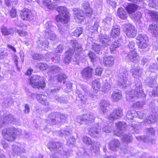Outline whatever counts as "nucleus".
<instances>
[{"label": "nucleus", "mask_w": 158, "mask_h": 158, "mask_svg": "<svg viewBox=\"0 0 158 158\" xmlns=\"http://www.w3.org/2000/svg\"><path fill=\"white\" fill-rule=\"evenodd\" d=\"M123 115L121 108L118 107L114 109L113 111L108 116V119L112 121L121 117Z\"/></svg>", "instance_id": "f3484780"}, {"label": "nucleus", "mask_w": 158, "mask_h": 158, "mask_svg": "<svg viewBox=\"0 0 158 158\" xmlns=\"http://www.w3.org/2000/svg\"><path fill=\"white\" fill-rule=\"evenodd\" d=\"M13 149V152L18 156H20L22 153H24L25 152L23 148L17 145L15 146Z\"/></svg>", "instance_id": "c9c22d12"}, {"label": "nucleus", "mask_w": 158, "mask_h": 158, "mask_svg": "<svg viewBox=\"0 0 158 158\" xmlns=\"http://www.w3.org/2000/svg\"><path fill=\"white\" fill-rule=\"evenodd\" d=\"M149 29L150 30V32L152 34H154V36L156 37V35H157L158 30V27L157 25L152 24L150 26Z\"/></svg>", "instance_id": "a19ab883"}, {"label": "nucleus", "mask_w": 158, "mask_h": 158, "mask_svg": "<svg viewBox=\"0 0 158 158\" xmlns=\"http://www.w3.org/2000/svg\"><path fill=\"white\" fill-rule=\"evenodd\" d=\"M158 70V64L151 63L149 68V70L150 71H154L155 70Z\"/></svg>", "instance_id": "4d7b16f0"}, {"label": "nucleus", "mask_w": 158, "mask_h": 158, "mask_svg": "<svg viewBox=\"0 0 158 158\" xmlns=\"http://www.w3.org/2000/svg\"><path fill=\"white\" fill-rule=\"evenodd\" d=\"M92 49L95 53L98 54L101 53V48L100 45L97 44H94L92 45Z\"/></svg>", "instance_id": "79ce46f5"}, {"label": "nucleus", "mask_w": 158, "mask_h": 158, "mask_svg": "<svg viewBox=\"0 0 158 158\" xmlns=\"http://www.w3.org/2000/svg\"><path fill=\"white\" fill-rule=\"evenodd\" d=\"M128 76V74L126 70L123 69L120 70L118 75V84L120 85L123 86V87H126L127 84Z\"/></svg>", "instance_id": "9d476101"}, {"label": "nucleus", "mask_w": 158, "mask_h": 158, "mask_svg": "<svg viewBox=\"0 0 158 158\" xmlns=\"http://www.w3.org/2000/svg\"><path fill=\"white\" fill-rule=\"evenodd\" d=\"M74 18L78 23H81L85 17V13L83 11L77 8H74L73 9Z\"/></svg>", "instance_id": "dca6fc26"}, {"label": "nucleus", "mask_w": 158, "mask_h": 158, "mask_svg": "<svg viewBox=\"0 0 158 158\" xmlns=\"http://www.w3.org/2000/svg\"><path fill=\"white\" fill-rule=\"evenodd\" d=\"M145 131L149 134L154 135L155 133V130L153 128H146L144 129Z\"/></svg>", "instance_id": "338daca9"}, {"label": "nucleus", "mask_w": 158, "mask_h": 158, "mask_svg": "<svg viewBox=\"0 0 158 158\" xmlns=\"http://www.w3.org/2000/svg\"><path fill=\"white\" fill-rule=\"evenodd\" d=\"M111 89V85L108 83H105L102 86V91L104 93L107 92Z\"/></svg>", "instance_id": "603ef678"}, {"label": "nucleus", "mask_w": 158, "mask_h": 158, "mask_svg": "<svg viewBox=\"0 0 158 158\" xmlns=\"http://www.w3.org/2000/svg\"><path fill=\"white\" fill-rule=\"evenodd\" d=\"M56 10L59 13V14L56 16V21L62 23H67L69 20V18L66 8L63 6H58L56 8Z\"/></svg>", "instance_id": "20e7f679"}, {"label": "nucleus", "mask_w": 158, "mask_h": 158, "mask_svg": "<svg viewBox=\"0 0 158 158\" xmlns=\"http://www.w3.org/2000/svg\"><path fill=\"white\" fill-rule=\"evenodd\" d=\"M67 78L66 76L64 73H60L56 76V79L59 82L61 83L63 81V83H65L64 80Z\"/></svg>", "instance_id": "c03bdc74"}, {"label": "nucleus", "mask_w": 158, "mask_h": 158, "mask_svg": "<svg viewBox=\"0 0 158 158\" xmlns=\"http://www.w3.org/2000/svg\"><path fill=\"white\" fill-rule=\"evenodd\" d=\"M99 104L101 110L102 111L103 114H104L107 110V107L110 105L109 102L105 99L102 100L101 101Z\"/></svg>", "instance_id": "2f4dec72"}, {"label": "nucleus", "mask_w": 158, "mask_h": 158, "mask_svg": "<svg viewBox=\"0 0 158 158\" xmlns=\"http://www.w3.org/2000/svg\"><path fill=\"white\" fill-rule=\"evenodd\" d=\"M157 117L155 115L149 116L148 117L145 119L144 123L145 124H149L154 123L156 121Z\"/></svg>", "instance_id": "58836bf2"}, {"label": "nucleus", "mask_w": 158, "mask_h": 158, "mask_svg": "<svg viewBox=\"0 0 158 158\" xmlns=\"http://www.w3.org/2000/svg\"><path fill=\"white\" fill-rule=\"evenodd\" d=\"M137 6L136 4H130L126 7V9L129 14H132L137 10Z\"/></svg>", "instance_id": "72a5a7b5"}, {"label": "nucleus", "mask_w": 158, "mask_h": 158, "mask_svg": "<svg viewBox=\"0 0 158 158\" xmlns=\"http://www.w3.org/2000/svg\"><path fill=\"white\" fill-rule=\"evenodd\" d=\"M130 71L132 76L136 78L141 77L143 73V68L138 64L132 66Z\"/></svg>", "instance_id": "ddd939ff"}, {"label": "nucleus", "mask_w": 158, "mask_h": 158, "mask_svg": "<svg viewBox=\"0 0 158 158\" xmlns=\"http://www.w3.org/2000/svg\"><path fill=\"white\" fill-rule=\"evenodd\" d=\"M93 71V69L90 67L85 68L81 73L82 77L85 79L90 78L92 76Z\"/></svg>", "instance_id": "4be33fe9"}, {"label": "nucleus", "mask_w": 158, "mask_h": 158, "mask_svg": "<svg viewBox=\"0 0 158 158\" xmlns=\"http://www.w3.org/2000/svg\"><path fill=\"white\" fill-rule=\"evenodd\" d=\"M142 86L141 83L139 81H135V85L133 86L132 90L126 96L127 99L134 101L135 99H145L146 95L142 90Z\"/></svg>", "instance_id": "f03ea898"}, {"label": "nucleus", "mask_w": 158, "mask_h": 158, "mask_svg": "<svg viewBox=\"0 0 158 158\" xmlns=\"http://www.w3.org/2000/svg\"><path fill=\"white\" fill-rule=\"evenodd\" d=\"M54 99L60 103H66L68 102V99L65 96L59 97L57 96H56L54 97Z\"/></svg>", "instance_id": "a18cd8bd"}, {"label": "nucleus", "mask_w": 158, "mask_h": 158, "mask_svg": "<svg viewBox=\"0 0 158 158\" xmlns=\"http://www.w3.org/2000/svg\"><path fill=\"white\" fill-rule=\"evenodd\" d=\"M136 139L138 140H142L145 142H150L152 143H155V141L154 139H150L149 137L145 136H138L136 137Z\"/></svg>", "instance_id": "e433bc0d"}, {"label": "nucleus", "mask_w": 158, "mask_h": 158, "mask_svg": "<svg viewBox=\"0 0 158 158\" xmlns=\"http://www.w3.org/2000/svg\"><path fill=\"white\" fill-rule=\"evenodd\" d=\"M29 84L34 88L42 89L45 87L46 83L43 77L35 75L30 78Z\"/></svg>", "instance_id": "39448f33"}, {"label": "nucleus", "mask_w": 158, "mask_h": 158, "mask_svg": "<svg viewBox=\"0 0 158 158\" xmlns=\"http://www.w3.org/2000/svg\"><path fill=\"white\" fill-rule=\"evenodd\" d=\"M50 70L53 73H58L61 71L60 68L57 66H51L50 68Z\"/></svg>", "instance_id": "6e6d98bb"}, {"label": "nucleus", "mask_w": 158, "mask_h": 158, "mask_svg": "<svg viewBox=\"0 0 158 158\" xmlns=\"http://www.w3.org/2000/svg\"><path fill=\"white\" fill-rule=\"evenodd\" d=\"M117 15L118 16L122 19H125L127 17V14L126 11L122 7L118 9Z\"/></svg>", "instance_id": "473e14b6"}, {"label": "nucleus", "mask_w": 158, "mask_h": 158, "mask_svg": "<svg viewBox=\"0 0 158 158\" xmlns=\"http://www.w3.org/2000/svg\"><path fill=\"white\" fill-rule=\"evenodd\" d=\"M122 97L121 91L118 89H116L114 90L111 94V98L114 102L118 101Z\"/></svg>", "instance_id": "cd10ccee"}, {"label": "nucleus", "mask_w": 158, "mask_h": 158, "mask_svg": "<svg viewBox=\"0 0 158 158\" xmlns=\"http://www.w3.org/2000/svg\"><path fill=\"white\" fill-rule=\"evenodd\" d=\"M48 1V2L47 1V4H45L46 5L48 8L49 9H56V8L57 6L56 5V4L55 3H52L51 2H49Z\"/></svg>", "instance_id": "bf43d9fd"}, {"label": "nucleus", "mask_w": 158, "mask_h": 158, "mask_svg": "<svg viewBox=\"0 0 158 158\" xmlns=\"http://www.w3.org/2000/svg\"><path fill=\"white\" fill-rule=\"evenodd\" d=\"M82 7L85 11V15L87 17H90L92 14L93 10L90 8L89 2L86 1H84L81 4Z\"/></svg>", "instance_id": "bb28decb"}, {"label": "nucleus", "mask_w": 158, "mask_h": 158, "mask_svg": "<svg viewBox=\"0 0 158 158\" xmlns=\"http://www.w3.org/2000/svg\"><path fill=\"white\" fill-rule=\"evenodd\" d=\"M82 28L80 27L77 28L73 32V35L77 37L79 36L82 32Z\"/></svg>", "instance_id": "13d9d810"}, {"label": "nucleus", "mask_w": 158, "mask_h": 158, "mask_svg": "<svg viewBox=\"0 0 158 158\" xmlns=\"http://www.w3.org/2000/svg\"><path fill=\"white\" fill-rule=\"evenodd\" d=\"M10 17L12 18L16 17L17 15L16 9H15L12 8L10 12Z\"/></svg>", "instance_id": "774afa93"}, {"label": "nucleus", "mask_w": 158, "mask_h": 158, "mask_svg": "<svg viewBox=\"0 0 158 158\" xmlns=\"http://www.w3.org/2000/svg\"><path fill=\"white\" fill-rule=\"evenodd\" d=\"M88 56L89 59H90L91 61L94 62L96 58L95 54L91 51H89L88 54Z\"/></svg>", "instance_id": "052dcab7"}, {"label": "nucleus", "mask_w": 158, "mask_h": 158, "mask_svg": "<svg viewBox=\"0 0 158 158\" xmlns=\"http://www.w3.org/2000/svg\"><path fill=\"white\" fill-rule=\"evenodd\" d=\"M92 86L93 88L95 90H98L101 87V84L99 80L95 79L92 82Z\"/></svg>", "instance_id": "37998d69"}, {"label": "nucleus", "mask_w": 158, "mask_h": 158, "mask_svg": "<svg viewBox=\"0 0 158 158\" xmlns=\"http://www.w3.org/2000/svg\"><path fill=\"white\" fill-rule=\"evenodd\" d=\"M95 116L92 113H89L82 116L77 117V121L81 124L89 125L94 122Z\"/></svg>", "instance_id": "0eeeda50"}, {"label": "nucleus", "mask_w": 158, "mask_h": 158, "mask_svg": "<svg viewBox=\"0 0 158 158\" xmlns=\"http://www.w3.org/2000/svg\"><path fill=\"white\" fill-rule=\"evenodd\" d=\"M125 33L127 36L129 38H134L136 35L137 31L135 27L130 23L126 24Z\"/></svg>", "instance_id": "2eb2a0df"}, {"label": "nucleus", "mask_w": 158, "mask_h": 158, "mask_svg": "<svg viewBox=\"0 0 158 158\" xmlns=\"http://www.w3.org/2000/svg\"><path fill=\"white\" fill-rule=\"evenodd\" d=\"M152 20L158 23V13L153 11L151 13Z\"/></svg>", "instance_id": "680f3d73"}, {"label": "nucleus", "mask_w": 158, "mask_h": 158, "mask_svg": "<svg viewBox=\"0 0 158 158\" xmlns=\"http://www.w3.org/2000/svg\"><path fill=\"white\" fill-rule=\"evenodd\" d=\"M74 51L73 50L70 48L66 51L65 53V57L64 61L66 64H69L72 60V57L73 55Z\"/></svg>", "instance_id": "5701e85b"}, {"label": "nucleus", "mask_w": 158, "mask_h": 158, "mask_svg": "<svg viewBox=\"0 0 158 158\" xmlns=\"http://www.w3.org/2000/svg\"><path fill=\"white\" fill-rule=\"evenodd\" d=\"M114 58L112 56H108L104 58L103 64L104 65L107 67H110L114 63Z\"/></svg>", "instance_id": "c756f323"}, {"label": "nucleus", "mask_w": 158, "mask_h": 158, "mask_svg": "<svg viewBox=\"0 0 158 158\" xmlns=\"http://www.w3.org/2000/svg\"><path fill=\"white\" fill-rule=\"evenodd\" d=\"M21 19L24 20L29 21L33 19V16L30 10L23 9L20 12Z\"/></svg>", "instance_id": "a211bd4d"}, {"label": "nucleus", "mask_w": 158, "mask_h": 158, "mask_svg": "<svg viewBox=\"0 0 158 158\" xmlns=\"http://www.w3.org/2000/svg\"><path fill=\"white\" fill-rule=\"evenodd\" d=\"M21 133V130L16 129L14 127L3 129L2 134L5 139L9 141H12L15 139V134L20 135Z\"/></svg>", "instance_id": "423d86ee"}, {"label": "nucleus", "mask_w": 158, "mask_h": 158, "mask_svg": "<svg viewBox=\"0 0 158 158\" xmlns=\"http://www.w3.org/2000/svg\"><path fill=\"white\" fill-rule=\"evenodd\" d=\"M123 38H125V37H120L119 38V40H116L113 42L110 45V51L112 54H114L116 52V49L118 47L121 46L122 43H124V42L123 40Z\"/></svg>", "instance_id": "6ab92c4d"}, {"label": "nucleus", "mask_w": 158, "mask_h": 158, "mask_svg": "<svg viewBox=\"0 0 158 158\" xmlns=\"http://www.w3.org/2000/svg\"><path fill=\"white\" fill-rule=\"evenodd\" d=\"M145 101L142 102H137L135 103L134 104V107L135 108L142 107L143 105L145 104Z\"/></svg>", "instance_id": "0e129e2a"}, {"label": "nucleus", "mask_w": 158, "mask_h": 158, "mask_svg": "<svg viewBox=\"0 0 158 158\" xmlns=\"http://www.w3.org/2000/svg\"><path fill=\"white\" fill-rule=\"evenodd\" d=\"M40 40H39L40 45L41 46V47H44V48H48V46L49 43L48 42V40L45 38V37L43 38L42 39H40Z\"/></svg>", "instance_id": "3c124183"}, {"label": "nucleus", "mask_w": 158, "mask_h": 158, "mask_svg": "<svg viewBox=\"0 0 158 158\" xmlns=\"http://www.w3.org/2000/svg\"><path fill=\"white\" fill-rule=\"evenodd\" d=\"M128 58L130 60L131 62L136 63L138 62V56L137 55H135L133 56H128Z\"/></svg>", "instance_id": "e2e57ef3"}, {"label": "nucleus", "mask_w": 158, "mask_h": 158, "mask_svg": "<svg viewBox=\"0 0 158 158\" xmlns=\"http://www.w3.org/2000/svg\"><path fill=\"white\" fill-rule=\"evenodd\" d=\"M44 37L46 39H48L51 40H54L57 38L55 33L51 30L50 28L46 29L44 32Z\"/></svg>", "instance_id": "a878e982"}, {"label": "nucleus", "mask_w": 158, "mask_h": 158, "mask_svg": "<svg viewBox=\"0 0 158 158\" xmlns=\"http://www.w3.org/2000/svg\"><path fill=\"white\" fill-rule=\"evenodd\" d=\"M70 44L75 51L80 52L82 50V45L75 40H71Z\"/></svg>", "instance_id": "c85d7f7f"}, {"label": "nucleus", "mask_w": 158, "mask_h": 158, "mask_svg": "<svg viewBox=\"0 0 158 158\" xmlns=\"http://www.w3.org/2000/svg\"><path fill=\"white\" fill-rule=\"evenodd\" d=\"M135 111L134 110H130L127 111L126 116L129 120H133V118L135 117Z\"/></svg>", "instance_id": "49530a36"}, {"label": "nucleus", "mask_w": 158, "mask_h": 158, "mask_svg": "<svg viewBox=\"0 0 158 158\" xmlns=\"http://www.w3.org/2000/svg\"><path fill=\"white\" fill-rule=\"evenodd\" d=\"M120 143L118 140L114 139L109 143V148L113 151H116L118 149Z\"/></svg>", "instance_id": "b1692460"}, {"label": "nucleus", "mask_w": 158, "mask_h": 158, "mask_svg": "<svg viewBox=\"0 0 158 158\" xmlns=\"http://www.w3.org/2000/svg\"><path fill=\"white\" fill-rule=\"evenodd\" d=\"M115 126L117 130L114 131V134L118 136H120L123 134V131L126 130L127 125L124 121H119L116 123Z\"/></svg>", "instance_id": "4468645a"}, {"label": "nucleus", "mask_w": 158, "mask_h": 158, "mask_svg": "<svg viewBox=\"0 0 158 158\" xmlns=\"http://www.w3.org/2000/svg\"><path fill=\"white\" fill-rule=\"evenodd\" d=\"M67 117L65 114L60 112H54L48 115L46 122L51 125H58L64 122Z\"/></svg>", "instance_id": "7ed1b4c3"}, {"label": "nucleus", "mask_w": 158, "mask_h": 158, "mask_svg": "<svg viewBox=\"0 0 158 158\" xmlns=\"http://www.w3.org/2000/svg\"><path fill=\"white\" fill-rule=\"evenodd\" d=\"M146 112L145 111H142L136 112L135 111V117H138L140 119L143 118L146 116Z\"/></svg>", "instance_id": "5fc2aeb1"}, {"label": "nucleus", "mask_w": 158, "mask_h": 158, "mask_svg": "<svg viewBox=\"0 0 158 158\" xmlns=\"http://www.w3.org/2000/svg\"><path fill=\"white\" fill-rule=\"evenodd\" d=\"M142 17L141 13L139 11L137 12L134 15V18L135 20H139Z\"/></svg>", "instance_id": "69168bd1"}, {"label": "nucleus", "mask_w": 158, "mask_h": 158, "mask_svg": "<svg viewBox=\"0 0 158 158\" xmlns=\"http://www.w3.org/2000/svg\"><path fill=\"white\" fill-rule=\"evenodd\" d=\"M157 76V75L152 76L148 77L145 81L146 85L150 87L155 86L157 83L156 81Z\"/></svg>", "instance_id": "393cba45"}, {"label": "nucleus", "mask_w": 158, "mask_h": 158, "mask_svg": "<svg viewBox=\"0 0 158 158\" xmlns=\"http://www.w3.org/2000/svg\"><path fill=\"white\" fill-rule=\"evenodd\" d=\"M48 148L55 153L50 156L51 158H67L70 155L69 152L64 151L62 147V144L59 142L51 141L48 144Z\"/></svg>", "instance_id": "f257e3e1"}, {"label": "nucleus", "mask_w": 158, "mask_h": 158, "mask_svg": "<svg viewBox=\"0 0 158 158\" xmlns=\"http://www.w3.org/2000/svg\"><path fill=\"white\" fill-rule=\"evenodd\" d=\"M149 5L150 7L158 9V0H151Z\"/></svg>", "instance_id": "864d4df0"}, {"label": "nucleus", "mask_w": 158, "mask_h": 158, "mask_svg": "<svg viewBox=\"0 0 158 158\" xmlns=\"http://www.w3.org/2000/svg\"><path fill=\"white\" fill-rule=\"evenodd\" d=\"M12 103V98L10 97H5L3 99L2 106L5 108L7 107Z\"/></svg>", "instance_id": "4c0bfd02"}, {"label": "nucleus", "mask_w": 158, "mask_h": 158, "mask_svg": "<svg viewBox=\"0 0 158 158\" xmlns=\"http://www.w3.org/2000/svg\"><path fill=\"white\" fill-rule=\"evenodd\" d=\"M36 66L37 68L42 71L46 70L48 67V65L47 64L41 62L37 63Z\"/></svg>", "instance_id": "8fccbe9b"}, {"label": "nucleus", "mask_w": 158, "mask_h": 158, "mask_svg": "<svg viewBox=\"0 0 158 158\" xmlns=\"http://www.w3.org/2000/svg\"><path fill=\"white\" fill-rule=\"evenodd\" d=\"M136 40L138 41L137 44L139 48L145 49L148 46V39L146 35L139 34L136 37Z\"/></svg>", "instance_id": "9b49d317"}, {"label": "nucleus", "mask_w": 158, "mask_h": 158, "mask_svg": "<svg viewBox=\"0 0 158 158\" xmlns=\"http://www.w3.org/2000/svg\"><path fill=\"white\" fill-rule=\"evenodd\" d=\"M120 33V27L117 25L114 26L111 32V36L113 38L118 36Z\"/></svg>", "instance_id": "7c9ffc66"}, {"label": "nucleus", "mask_w": 158, "mask_h": 158, "mask_svg": "<svg viewBox=\"0 0 158 158\" xmlns=\"http://www.w3.org/2000/svg\"><path fill=\"white\" fill-rule=\"evenodd\" d=\"M37 98L38 101L41 103L45 106H48L49 103L47 101L46 99H43L42 97H40V95L37 94Z\"/></svg>", "instance_id": "09e8293b"}, {"label": "nucleus", "mask_w": 158, "mask_h": 158, "mask_svg": "<svg viewBox=\"0 0 158 158\" xmlns=\"http://www.w3.org/2000/svg\"><path fill=\"white\" fill-rule=\"evenodd\" d=\"M99 41L103 46L107 47L111 43V41L109 37L106 35L102 33L99 35Z\"/></svg>", "instance_id": "412c9836"}, {"label": "nucleus", "mask_w": 158, "mask_h": 158, "mask_svg": "<svg viewBox=\"0 0 158 158\" xmlns=\"http://www.w3.org/2000/svg\"><path fill=\"white\" fill-rule=\"evenodd\" d=\"M121 136H123L122 139L124 142L128 143L131 142L132 137L130 134L127 135L123 134Z\"/></svg>", "instance_id": "ea45409f"}, {"label": "nucleus", "mask_w": 158, "mask_h": 158, "mask_svg": "<svg viewBox=\"0 0 158 158\" xmlns=\"http://www.w3.org/2000/svg\"><path fill=\"white\" fill-rule=\"evenodd\" d=\"M100 20L99 19L96 18H94L92 20V22L94 23V26L93 27L94 30L97 31L98 28L99 27V23Z\"/></svg>", "instance_id": "de8ad7c7"}, {"label": "nucleus", "mask_w": 158, "mask_h": 158, "mask_svg": "<svg viewBox=\"0 0 158 158\" xmlns=\"http://www.w3.org/2000/svg\"><path fill=\"white\" fill-rule=\"evenodd\" d=\"M1 32L2 34L4 36L8 35L14 33V30L12 28L8 29L5 26H3L1 28Z\"/></svg>", "instance_id": "f704fd0d"}, {"label": "nucleus", "mask_w": 158, "mask_h": 158, "mask_svg": "<svg viewBox=\"0 0 158 158\" xmlns=\"http://www.w3.org/2000/svg\"><path fill=\"white\" fill-rule=\"evenodd\" d=\"M83 142L86 144L91 145L92 143L93 144L92 146V149H91L92 153H93L95 155L98 154L99 151V148L101 145L98 142H94L93 143L90 138L87 136H84L83 139Z\"/></svg>", "instance_id": "1a4fd4ad"}, {"label": "nucleus", "mask_w": 158, "mask_h": 158, "mask_svg": "<svg viewBox=\"0 0 158 158\" xmlns=\"http://www.w3.org/2000/svg\"><path fill=\"white\" fill-rule=\"evenodd\" d=\"M70 127H67L66 128L61 130L58 132V134L60 137L64 136L65 138L68 140L67 144L68 146L73 145L75 141V139L71 135L72 131L70 130Z\"/></svg>", "instance_id": "6e6552de"}, {"label": "nucleus", "mask_w": 158, "mask_h": 158, "mask_svg": "<svg viewBox=\"0 0 158 158\" xmlns=\"http://www.w3.org/2000/svg\"><path fill=\"white\" fill-rule=\"evenodd\" d=\"M101 126L98 123L94 124L89 131V134L94 138H98L101 136Z\"/></svg>", "instance_id": "f8f14e48"}, {"label": "nucleus", "mask_w": 158, "mask_h": 158, "mask_svg": "<svg viewBox=\"0 0 158 158\" xmlns=\"http://www.w3.org/2000/svg\"><path fill=\"white\" fill-rule=\"evenodd\" d=\"M1 125L5 123L9 124L12 123H15L16 122V119L15 116L11 114H7L5 115L2 119L1 118Z\"/></svg>", "instance_id": "aec40b11"}]
</instances>
